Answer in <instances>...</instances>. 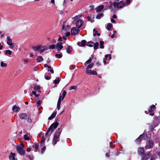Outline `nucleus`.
<instances>
[{
  "label": "nucleus",
  "mask_w": 160,
  "mask_h": 160,
  "mask_svg": "<svg viewBox=\"0 0 160 160\" xmlns=\"http://www.w3.org/2000/svg\"><path fill=\"white\" fill-rule=\"evenodd\" d=\"M37 60L38 62H40L43 61V59L42 56H38L37 58Z\"/></svg>",
  "instance_id": "obj_30"
},
{
  "label": "nucleus",
  "mask_w": 160,
  "mask_h": 160,
  "mask_svg": "<svg viewBox=\"0 0 160 160\" xmlns=\"http://www.w3.org/2000/svg\"><path fill=\"white\" fill-rule=\"evenodd\" d=\"M111 22L113 23H114L116 21L115 20L113 19H111Z\"/></svg>",
  "instance_id": "obj_59"
},
{
  "label": "nucleus",
  "mask_w": 160,
  "mask_h": 160,
  "mask_svg": "<svg viewBox=\"0 0 160 160\" xmlns=\"http://www.w3.org/2000/svg\"><path fill=\"white\" fill-rule=\"evenodd\" d=\"M66 21H64L63 23L62 29V33H63V32L64 31L65 32L67 31L68 30H69L70 28L69 26V25H67V27L68 28V29H66V28H65V29H64L65 27L66 24Z\"/></svg>",
  "instance_id": "obj_10"
},
{
  "label": "nucleus",
  "mask_w": 160,
  "mask_h": 160,
  "mask_svg": "<svg viewBox=\"0 0 160 160\" xmlns=\"http://www.w3.org/2000/svg\"><path fill=\"white\" fill-rule=\"evenodd\" d=\"M45 140V138H44V136H42V139L41 140V145H43Z\"/></svg>",
  "instance_id": "obj_47"
},
{
  "label": "nucleus",
  "mask_w": 160,
  "mask_h": 160,
  "mask_svg": "<svg viewBox=\"0 0 160 160\" xmlns=\"http://www.w3.org/2000/svg\"><path fill=\"white\" fill-rule=\"evenodd\" d=\"M70 32H66L65 36V37H68L70 36Z\"/></svg>",
  "instance_id": "obj_54"
},
{
  "label": "nucleus",
  "mask_w": 160,
  "mask_h": 160,
  "mask_svg": "<svg viewBox=\"0 0 160 160\" xmlns=\"http://www.w3.org/2000/svg\"><path fill=\"white\" fill-rule=\"evenodd\" d=\"M57 108H58V110H59L60 108V105H59V104H57Z\"/></svg>",
  "instance_id": "obj_61"
},
{
  "label": "nucleus",
  "mask_w": 160,
  "mask_h": 160,
  "mask_svg": "<svg viewBox=\"0 0 160 160\" xmlns=\"http://www.w3.org/2000/svg\"><path fill=\"white\" fill-rule=\"evenodd\" d=\"M1 66L2 67H6L7 66V64L4 63L3 62H1Z\"/></svg>",
  "instance_id": "obj_44"
},
{
  "label": "nucleus",
  "mask_w": 160,
  "mask_h": 160,
  "mask_svg": "<svg viewBox=\"0 0 160 160\" xmlns=\"http://www.w3.org/2000/svg\"><path fill=\"white\" fill-rule=\"evenodd\" d=\"M104 8V6L103 5H100L96 9V11L97 12H99L101 11Z\"/></svg>",
  "instance_id": "obj_23"
},
{
  "label": "nucleus",
  "mask_w": 160,
  "mask_h": 160,
  "mask_svg": "<svg viewBox=\"0 0 160 160\" xmlns=\"http://www.w3.org/2000/svg\"><path fill=\"white\" fill-rule=\"evenodd\" d=\"M12 110L15 112H18L20 110V108L16 105H14L12 108Z\"/></svg>",
  "instance_id": "obj_16"
},
{
  "label": "nucleus",
  "mask_w": 160,
  "mask_h": 160,
  "mask_svg": "<svg viewBox=\"0 0 160 160\" xmlns=\"http://www.w3.org/2000/svg\"><path fill=\"white\" fill-rule=\"evenodd\" d=\"M27 121L28 122V123H31L32 122V119L30 118V115H29V116H28V117H27Z\"/></svg>",
  "instance_id": "obj_39"
},
{
  "label": "nucleus",
  "mask_w": 160,
  "mask_h": 160,
  "mask_svg": "<svg viewBox=\"0 0 160 160\" xmlns=\"http://www.w3.org/2000/svg\"><path fill=\"white\" fill-rule=\"evenodd\" d=\"M55 57L58 58H60L62 57V54H55Z\"/></svg>",
  "instance_id": "obj_46"
},
{
  "label": "nucleus",
  "mask_w": 160,
  "mask_h": 160,
  "mask_svg": "<svg viewBox=\"0 0 160 160\" xmlns=\"http://www.w3.org/2000/svg\"><path fill=\"white\" fill-rule=\"evenodd\" d=\"M76 88V86H72L70 87L69 90H72V89H75Z\"/></svg>",
  "instance_id": "obj_51"
},
{
  "label": "nucleus",
  "mask_w": 160,
  "mask_h": 160,
  "mask_svg": "<svg viewBox=\"0 0 160 160\" xmlns=\"http://www.w3.org/2000/svg\"><path fill=\"white\" fill-rule=\"evenodd\" d=\"M16 154L14 153L11 152L9 156L10 160H17V159L15 158Z\"/></svg>",
  "instance_id": "obj_12"
},
{
  "label": "nucleus",
  "mask_w": 160,
  "mask_h": 160,
  "mask_svg": "<svg viewBox=\"0 0 160 160\" xmlns=\"http://www.w3.org/2000/svg\"><path fill=\"white\" fill-rule=\"evenodd\" d=\"M58 125V123L56 122L52 123L50 126L49 128L51 130V132H53L54 130L57 128Z\"/></svg>",
  "instance_id": "obj_5"
},
{
  "label": "nucleus",
  "mask_w": 160,
  "mask_h": 160,
  "mask_svg": "<svg viewBox=\"0 0 160 160\" xmlns=\"http://www.w3.org/2000/svg\"><path fill=\"white\" fill-rule=\"evenodd\" d=\"M16 148L18 152L21 155H24L25 153V151L24 150L22 147H20L19 146H17Z\"/></svg>",
  "instance_id": "obj_3"
},
{
  "label": "nucleus",
  "mask_w": 160,
  "mask_h": 160,
  "mask_svg": "<svg viewBox=\"0 0 160 160\" xmlns=\"http://www.w3.org/2000/svg\"><path fill=\"white\" fill-rule=\"evenodd\" d=\"M61 97H62L61 96V95H60L59 96V98L58 100V102L57 104L60 105L61 102L62 101V99H61Z\"/></svg>",
  "instance_id": "obj_40"
},
{
  "label": "nucleus",
  "mask_w": 160,
  "mask_h": 160,
  "mask_svg": "<svg viewBox=\"0 0 160 160\" xmlns=\"http://www.w3.org/2000/svg\"><path fill=\"white\" fill-rule=\"evenodd\" d=\"M35 91L39 90L40 89V87L39 86L36 85H34L33 87Z\"/></svg>",
  "instance_id": "obj_28"
},
{
  "label": "nucleus",
  "mask_w": 160,
  "mask_h": 160,
  "mask_svg": "<svg viewBox=\"0 0 160 160\" xmlns=\"http://www.w3.org/2000/svg\"><path fill=\"white\" fill-rule=\"evenodd\" d=\"M86 73L87 74H92V75H96L97 74V72L94 71V70H90L87 69L86 71Z\"/></svg>",
  "instance_id": "obj_13"
},
{
  "label": "nucleus",
  "mask_w": 160,
  "mask_h": 160,
  "mask_svg": "<svg viewBox=\"0 0 160 160\" xmlns=\"http://www.w3.org/2000/svg\"><path fill=\"white\" fill-rule=\"evenodd\" d=\"M96 35H97L98 36H99L100 35V33H98L97 32V31H95V32H94L93 33V35L94 36H95Z\"/></svg>",
  "instance_id": "obj_49"
},
{
  "label": "nucleus",
  "mask_w": 160,
  "mask_h": 160,
  "mask_svg": "<svg viewBox=\"0 0 160 160\" xmlns=\"http://www.w3.org/2000/svg\"><path fill=\"white\" fill-rule=\"evenodd\" d=\"M33 69L34 71H37L38 69V67L37 66H35L34 68Z\"/></svg>",
  "instance_id": "obj_57"
},
{
  "label": "nucleus",
  "mask_w": 160,
  "mask_h": 160,
  "mask_svg": "<svg viewBox=\"0 0 160 160\" xmlns=\"http://www.w3.org/2000/svg\"><path fill=\"white\" fill-rule=\"evenodd\" d=\"M83 23V21L81 19L78 20L76 22V26L78 28H80Z\"/></svg>",
  "instance_id": "obj_11"
},
{
  "label": "nucleus",
  "mask_w": 160,
  "mask_h": 160,
  "mask_svg": "<svg viewBox=\"0 0 160 160\" xmlns=\"http://www.w3.org/2000/svg\"><path fill=\"white\" fill-rule=\"evenodd\" d=\"M58 41H62V38L61 37H60L58 39Z\"/></svg>",
  "instance_id": "obj_63"
},
{
  "label": "nucleus",
  "mask_w": 160,
  "mask_h": 160,
  "mask_svg": "<svg viewBox=\"0 0 160 160\" xmlns=\"http://www.w3.org/2000/svg\"><path fill=\"white\" fill-rule=\"evenodd\" d=\"M56 47V45L55 44H52L51 45H50L48 48L53 49L55 48Z\"/></svg>",
  "instance_id": "obj_36"
},
{
  "label": "nucleus",
  "mask_w": 160,
  "mask_h": 160,
  "mask_svg": "<svg viewBox=\"0 0 160 160\" xmlns=\"http://www.w3.org/2000/svg\"><path fill=\"white\" fill-rule=\"evenodd\" d=\"M48 71L50 72L52 74L54 73V71L52 69H48Z\"/></svg>",
  "instance_id": "obj_55"
},
{
  "label": "nucleus",
  "mask_w": 160,
  "mask_h": 160,
  "mask_svg": "<svg viewBox=\"0 0 160 160\" xmlns=\"http://www.w3.org/2000/svg\"><path fill=\"white\" fill-rule=\"evenodd\" d=\"M60 82V80L58 78H57L56 79H55L54 81V83L55 84H58Z\"/></svg>",
  "instance_id": "obj_38"
},
{
  "label": "nucleus",
  "mask_w": 160,
  "mask_h": 160,
  "mask_svg": "<svg viewBox=\"0 0 160 160\" xmlns=\"http://www.w3.org/2000/svg\"><path fill=\"white\" fill-rule=\"evenodd\" d=\"M42 103V101L40 100L38 101L37 102V104H38V106L40 105Z\"/></svg>",
  "instance_id": "obj_52"
},
{
  "label": "nucleus",
  "mask_w": 160,
  "mask_h": 160,
  "mask_svg": "<svg viewBox=\"0 0 160 160\" xmlns=\"http://www.w3.org/2000/svg\"><path fill=\"white\" fill-rule=\"evenodd\" d=\"M18 146H19L20 147H22V148H23L24 145L22 143H21L20 145H18Z\"/></svg>",
  "instance_id": "obj_58"
},
{
  "label": "nucleus",
  "mask_w": 160,
  "mask_h": 160,
  "mask_svg": "<svg viewBox=\"0 0 160 160\" xmlns=\"http://www.w3.org/2000/svg\"><path fill=\"white\" fill-rule=\"evenodd\" d=\"M156 107L154 105H152L148 109V111L149 112H153L155 110Z\"/></svg>",
  "instance_id": "obj_22"
},
{
  "label": "nucleus",
  "mask_w": 160,
  "mask_h": 160,
  "mask_svg": "<svg viewBox=\"0 0 160 160\" xmlns=\"http://www.w3.org/2000/svg\"><path fill=\"white\" fill-rule=\"evenodd\" d=\"M87 45L90 47H92L94 45V43L92 41H90L88 42Z\"/></svg>",
  "instance_id": "obj_25"
},
{
  "label": "nucleus",
  "mask_w": 160,
  "mask_h": 160,
  "mask_svg": "<svg viewBox=\"0 0 160 160\" xmlns=\"http://www.w3.org/2000/svg\"><path fill=\"white\" fill-rule=\"evenodd\" d=\"M113 4L114 7H116L118 8H122L125 6V3L122 1H121L119 2H115L113 3Z\"/></svg>",
  "instance_id": "obj_2"
},
{
  "label": "nucleus",
  "mask_w": 160,
  "mask_h": 160,
  "mask_svg": "<svg viewBox=\"0 0 160 160\" xmlns=\"http://www.w3.org/2000/svg\"><path fill=\"white\" fill-rule=\"evenodd\" d=\"M109 4H111V5L109 6V8L110 9H112V5L114 7V6L113 5V3L112 2H109Z\"/></svg>",
  "instance_id": "obj_42"
},
{
  "label": "nucleus",
  "mask_w": 160,
  "mask_h": 160,
  "mask_svg": "<svg viewBox=\"0 0 160 160\" xmlns=\"http://www.w3.org/2000/svg\"><path fill=\"white\" fill-rule=\"evenodd\" d=\"M112 27V25L110 23H108L107 26V29L109 30L110 28Z\"/></svg>",
  "instance_id": "obj_31"
},
{
  "label": "nucleus",
  "mask_w": 160,
  "mask_h": 160,
  "mask_svg": "<svg viewBox=\"0 0 160 160\" xmlns=\"http://www.w3.org/2000/svg\"><path fill=\"white\" fill-rule=\"evenodd\" d=\"M86 40H84L82 41L81 42L78 43V45L80 47H84L85 46L86 44Z\"/></svg>",
  "instance_id": "obj_17"
},
{
  "label": "nucleus",
  "mask_w": 160,
  "mask_h": 160,
  "mask_svg": "<svg viewBox=\"0 0 160 160\" xmlns=\"http://www.w3.org/2000/svg\"><path fill=\"white\" fill-rule=\"evenodd\" d=\"M105 59H108L109 60L111 59V55L110 54H107L105 56Z\"/></svg>",
  "instance_id": "obj_34"
},
{
  "label": "nucleus",
  "mask_w": 160,
  "mask_h": 160,
  "mask_svg": "<svg viewBox=\"0 0 160 160\" xmlns=\"http://www.w3.org/2000/svg\"><path fill=\"white\" fill-rule=\"evenodd\" d=\"M62 131L61 128H59L56 131L52 140V143L53 145L56 144L60 141L59 137Z\"/></svg>",
  "instance_id": "obj_1"
},
{
  "label": "nucleus",
  "mask_w": 160,
  "mask_h": 160,
  "mask_svg": "<svg viewBox=\"0 0 160 160\" xmlns=\"http://www.w3.org/2000/svg\"><path fill=\"white\" fill-rule=\"evenodd\" d=\"M29 116V115L24 113H20L19 114V116L20 118L21 119H25L27 118V117Z\"/></svg>",
  "instance_id": "obj_8"
},
{
  "label": "nucleus",
  "mask_w": 160,
  "mask_h": 160,
  "mask_svg": "<svg viewBox=\"0 0 160 160\" xmlns=\"http://www.w3.org/2000/svg\"><path fill=\"white\" fill-rule=\"evenodd\" d=\"M24 138L25 140H29L30 139L29 137H28L27 134L24 135Z\"/></svg>",
  "instance_id": "obj_35"
},
{
  "label": "nucleus",
  "mask_w": 160,
  "mask_h": 160,
  "mask_svg": "<svg viewBox=\"0 0 160 160\" xmlns=\"http://www.w3.org/2000/svg\"><path fill=\"white\" fill-rule=\"evenodd\" d=\"M51 62V60L48 58L47 60V62L48 63H50Z\"/></svg>",
  "instance_id": "obj_62"
},
{
  "label": "nucleus",
  "mask_w": 160,
  "mask_h": 160,
  "mask_svg": "<svg viewBox=\"0 0 160 160\" xmlns=\"http://www.w3.org/2000/svg\"><path fill=\"white\" fill-rule=\"evenodd\" d=\"M149 158L148 155H144L142 156V160H147Z\"/></svg>",
  "instance_id": "obj_26"
},
{
  "label": "nucleus",
  "mask_w": 160,
  "mask_h": 160,
  "mask_svg": "<svg viewBox=\"0 0 160 160\" xmlns=\"http://www.w3.org/2000/svg\"><path fill=\"white\" fill-rule=\"evenodd\" d=\"M92 59H93V57H92V56L91 57H90L89 58V59L86 62H88V63L89 64L91 62Z\"/></svg>",
  "instance_id": "obj_48"
},
{
  "label": "nucleus",
  "mask_w": 160,
  "mask_h": 160,
  "mask_svg": "<svg viewBox=\"0 0 160 160\" xmlns=\"http://www.w3.org/2000/svg\"><path fill=\"white\" fill-rule=\"evenodd\" d=\"M32 147L35 148L34 151H38V143H35L32 146Z\"/></svg>",
  "instance_id": "obj_24"
},
{
  "label": "nucleus",
  "mask_w": 160,
  "mask_h": 160,
  "mask_svg": "<svg viewBox=\"0 0 160 160\" xmlns=\"http://www.w3.org/2000/svg\"><path fill=\"white\" fill-rule=\"evenodd\" d=\"M48 49V48L46 46H42L41 45V48L39 50V52L40 53H42L44 52V51L47 50Z\"/></svg>",
  "instance_id": "obj_15"
},
{
  "label": "nucleus",
  "mask_w": 160,
  "mask_h": 160,
  "mask_svg": "<svg viewBox=\"0 0 160 160\" xmlns=\"http://www.w3.org/2000/svg\"><path fill=\"white\" fill-rule=\"evenodd\" d=\"M57 113V112L54 111L51 115L48 118V119L51 120L53 118L55 117Z\"/></svg>",
  "instance_id": "obj_20"
},
{
  "label": "nucleus",
  "mask_w": 160,
  "mask_h": 160,
  "mask_svg": "<svg viewBox=\"0 0 160 160\" xmlns=\"http://www.w3.org/2000/svg\"><path fill=\"white\" fill-rule=\"evenodd\" d=\"M66 92L65 90H64L63 91V92L62 94V100L65 96H66Z\"/></svg>",
  "instance_id": "obj_33"
},
{
  "label": "nucleus",
  "mask_w": 160,
  "mask_h": 160,
  "mask_svg": "<svg viewBox=\"0 0 160 160\" xmlns=\"http://www.w3.org/2000/svg\"><path fill=\"white\" fill-rule=\"evenodd\" d=\"M12 52L10 50H7L5 51V54L7 55L8 54L9 55H10L12 54Z\"/></svg>",
  "instance_id": "obj_37"
},
{
  "label": "nucleus",
  "mask_w": 160,
  "mask_h": 160,
  "mask_svg": "<svg viewBox=\"0 0 160 160\" xmlns=\"http://www.w3.org/2000/svg\"><path fill=\"white\" fill-rule=\"evenodd\" d=\"M56 48L58 51H60L62 48L63 46L62 45V43L61 42H58L56 45Z\"/></svg>",
  "instance_id": "obj_14"
},
{
  "label": "nucleus",
  "mask_w": 160,
  "mask_h": 160,
  "mask_svg": "<svg viewBox=\"0 0 160 160\" xmlns=\"http://www.w3.org/2000/svg\"><path fill=\"white\" fill-rule=\"evenodd\" d=\"M72 48L71 46H68L66 48V52L68 53H70L72 50Z\"/></svg>",
  "instance_id": "obj_21"
},
{
  "label": "nucleus",
  "mask_w": 160,
  "mask_h": 160,
  "mask_svg": "<svg viewBox=\"0 0 160 160\" xmlns=\"http://www.w3.org/2000/svg\"><path fill=\"white\" fill-rule=\"evenodd\" d=\"M154 144V142L152 140H149L147 142L145 146V148L148 149L152 148Z\"/></svg>",
  "instance_id": "obj_4"
},
{
  "label": "nucleus",
  "mask_w": 160,
  "mask_h": 160,
  "mask_svg": "<svg viewBox=\"0 0 160 160\" xmlns=\"http://www.w3.org/2000/svg\"><path fill=\"white\" fill-rule=\"evenodd\" d=\"M26 157L29 158V159L31 160H33L34 158L32 156H30V155H27L26 156Z\"/></svg>",
  "instance_id": "obj_53"
},
{
  "label": "nucleus",
  "mask_w": 160,
  "mask_h": 160,
  "mask_svg": "<svg viewBox=\"0 0 160 160\" xmlns=\"http://www.w3.org/2000/svg\"><path fill=\"white\" fill-rule=\"evenodd\" d=\"M112 18H117V16L115 15H113Z\"/></svg>",
  "instance_id": "obj_64"
},
{
  "label": "nucleus",
  "mask_w": 160,
  "mask_h": 160,
  "mask_svg": "<svg viewBox=\"0 0 160 160\" xmlns=\"http://www.w3.org/2000/svg\"><path fill=\"white\" fill-rule=\"evenodd\" d=\"M50 132V135L52 132H51V130L50 129V128H49L48 130L45 133V136H46L47 135L49 134V133Z\"/></svg>",
  "instance_id": "obj_41"
},
{
  "label": "nucleus",
  "mask_w": 160,
  "mask_h": 160,
  "mask_svg": "<svg viewBox=\"0 0 160 160\" xmlns=\"http://www.w3.org/2000/svg\"><path fill=\"white\" fill-rule=\"evenodd\" d=\"M98 46L99 43L98 42H96L94 43V45L93 46L94 47V49L95 50L97 49L98 48Z\"/></svg>",
  "instance_id": "obj_27"
},
{
  "label": "nucleus",
  "mask_w": 160,
  "mask_h": 160,
  "mask_svg": "<svg viewBox=\"0 0 160 160\" xmlns=\"http://www.w3.org/2000/svg\"><path fill=\"white\" fill-rule=\"evenodd\" d=\"M93 63H91L90 64H89L88 66L87 69H88L89 68H91L92 67L93 65Z\"/></svg>",
  "instance_id": "obj_45"
},
{
  "label": "nucleus",
  "mask_w": 160,
  "mask_h": 160,
  "mask_svg": "<svg viewBox=\"0 0 160 160\" xmlns=\"http://www.w3.org/2000/svg\"><path fill=\"white\" fill-rule=\"evenodd\" d=\"M146 136L145 134H142L138 138L136 139L135 142L137 143L140 142L142 141V139H146Z\"/></svg>",
  "instance_id": "obj_6"
},
{
  "label": "nucleus",
  "mask_w": 160,
  "mask_h": 160,
  "mask_svg": "<svg viewBox=\"0 0 160 160\" xmlns=\"http://www.w3.org/2000/svg\"><path fill=\"white\" fill-rule=\"evenodd\" d=\"M103 44L104 42L103 41H101L100 42V48H101L103 49L104 48Z\"/></svg>",
  "instance_id": "obj_29"
},
{
  "label": "nucleus",
  "mask_w": 160,
  "mask_h": 160,
  "mask_svg": "<svg viewBox=\"0 0 160 160\" xmlns=\"http://www.w3.org/2000/svg\"><path fill=\"white\" fill-rule=\"evenodd\" d=\"M46 147L45 146H44L42 148V151L41 152V153L42 154H43L45 151V150L46 149Z\"/></svg>",
  "instance_id": "obj_50"
},
{
  "label": "nucleus",
  "mask_w": 160,
  "mask_h": 160,
  "mask_svg": "<svg viewBox=\"0 0 160 160\" xmlns=\"http://www.w3.org/2000/svg\"><path fill=\"white\" fill-rule=\"evenodd\" d=\"M31 151V148H28L27 149V151L28 152H30Z\"/></svg>",
  "instance_id": "obj_60"
},
{
  "label": "nucleus",
  "mask_w": 160,
  "mask_h": 160,
  "mask_svg": "<svg viewBox=\"0 0 160 160\" xmlns=\"http://www.w3.org/2000/svg\"><path fill=\"white\" fill-rule=\"evenodd\" d=\"M80 30L79 29H77L75 27H73L71 29V34L73 35L78 34Z\"/></svg>",
  "instance_id": "obj_9"
},
{
  "label": "nucleus",
  "mask_w": 160,
  "mask_h": 160,
  "mask_svg": "<svg viewBox=\"0 0 160 160\" xmlns=\"http://www.w3.org/2000/svg\"><path fill=\"white\" fill-rule=\"evenodd\" d=\"M45 78L47 80H49L50 79L51 77L48 76H45Z\"/></svg>",
  "instance_id": "obj_56"
},
{
  "label": "nucleus",
  "mask_w": 160,
  "mask_h": 160,
  "mask_svg": "<svg viewBox=\"0 0 160 160\" xmlns=\"http://www.w3.org/2000/svg\"><path fill=\"white\" fill-rule=\"evenodd\" d=\"M41 48V45H38L36 46H33L32 47V48L35 51H37L39 50Z\"/></svg>",
  "instance_id": "obj_18"
},
{
  "label": "nucleus",
  "mask_w": 160,
  "mask_h": 160,
  "mask_svg": "<svg viewBox=\"0 0 160 160\" xmlns=\"http://www.w3.org/2000/svg\"><path fill=\"white\" fill-rule=\"evenodd\" d=\"M138 154L139 155H142L144 152V149L142 148H139L138 150Z\"/></svg>",
  "instance_id": "obj_19"
},
{
  "label": "nucleus",
  "mask_w": 160,
  "mask_h": 160,
  "mask_svg": "<svg viewBox=\"0 0 160 160\" xmlns=\"http://www.w3.org/2000/svg\"><path fill=\"white\" fill-rule=\"evenodd\" d=\"M7 43L10 46L11 48H12L14 47L13 44L12 43L11 39L9 36H8L7 37Z\"/></svg>",
  "instance_id": "obj_7"
},
{
  "label": "nucleus",
  "mask_w": 160,
  "mask_h": 160,
  "mask_svg": "<svg viewBox=\"0 0 160 160\" xmlns=\"http://www.w3.org/2000/svg\"><path fill=\"white\" fill-rule=\"evenodd\" d=\"M131 0H126L125 2V6L128 5L131 2Z\"/></svg>",
  "instance_id": "obj_43"
},
{
  "label": "nucleus",
  "mask_w": 160,
  "mask_h": 160,
  "mask_svg": "<svg viewBox=\"0 0 160 160\" xmlns=\"http://www.w3.org/2000/svg\"><path fill=\"white\" fill-rule=\"evenodd\" d=\"M103 14L102 13H101L100 14L98 15L96 17V18L98 19H100L101 17H102Z\"/></svg>",
  "instance_id": "obj_32"
}]
</instances>
